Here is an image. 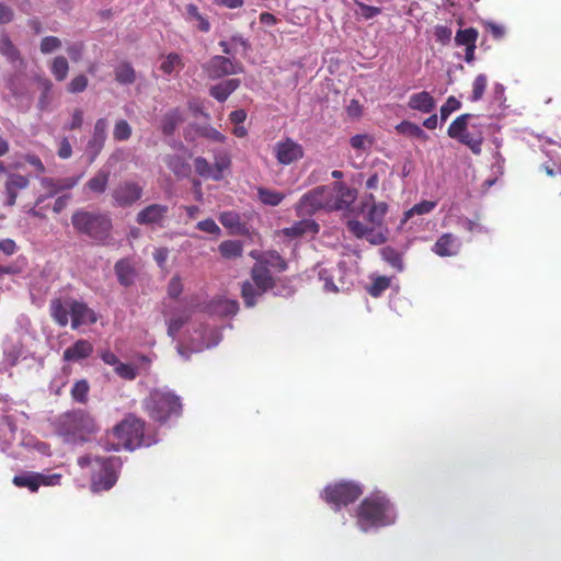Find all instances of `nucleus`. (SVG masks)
Listing matches in <instances>:
<instances>
[{
	"mask_svg": "<svg viewBox=\"0 0 561 561\" xmlns=\"http://www.w3.org/2000/svg\"><path fill=\"white\" fill-rule=\"evenodd\" d=\"M168 325V335L173 340H178V335L182 329H185L183 339L178 341V353L185 359L188 358L185 348L192 352H202L219 344L221 333L218 329H205L202 325L195 327L188 324L191 310L187 308L175 309L169 316H165Z\"/></svg>",
	"mask_w": 561,
	"mask_h": 561,
	"instance_id": "1",
	"label": "nucleus"
},
{
	"mask_svg": "<svg viewBox=\"0 0 561 561\" xmlns=\"http://www.w3.org/2000/svg\"><path fill=\"white\" fill-rule=\"evenodd\" d=\"M287 263L276 251L263 252L251 271V279L243 282L241 296L245 307L257 304L262 296L275 286V274L284 272Z\"/></svg>",
	"mask_w": 561,
	"mask_h": 561,
	"instance_id": "2",
	"label": "nucleus"
},
{
	"mask_svg": "<svg viewBox=\"0 0 561 561\" xmlns=\"http://www.w3.org/2000/svg\"><path fill=\"white\" fill-rule=\"evenodd\" d=\"M356 199V193L343 183L318 186L301 196L295 205L298 217H310L316 211L342 210L348 208Z\"/></svg>",
	"mask_w": 561,
	"mask_h": 561,
	"instance_id": "3",
	"label": "nucleus"
},
{
	"mask_svg": "<svg viewBox=\"0 0 561 561\" xmlns=\"http://www.w3.org/2000/svg\"><path fill=\"white\" fill-rule=\"evenodd\" d=\"M397 510L390 499L382 492H375L365 497L356 511V525L359 530L368 533L396 523Z\"/></svg>",
	"mask_w": 561,
	"mask_h": 561,
	"instance_id": "4",
	"label": "nucleus"
},
{
	"mask_svg": "<svg viewBox=\"0 0 561 561\" xmlns=\"http://www.w3.org/2000/svg\"><path fill=\"white\" fill-rule=\"evenodd\" d=\"M110 438L117 439V442L104 445L107 450H119L121 448L134 450L149 447L158 442L153 434H149L145 422L133 415L117 424L108 435Z\"/></svg>",
	"mask_w": 561,
	"mask_h": 561,
	"instance_id": "5",
	"label": "nucleus"
},
{
	"mask_svg": "<svg viewBox=\"0 0 561 561\" xmlns=\"http://www.w3.org/2000/svg\"><path fill=\"white\" fill-rule=\"evenodd\" d=\"M49 310L51 318L58 325L66 327L71 320V328L75 330L98 321L96 313L85 302L69 296H59L51 299Z\"/></svg>",
	"mask_w": 561,
	"mask_h": 561,
	"instance_id": "6",
	"label": "nucleus"
},
{
	"mask_svg": "<svg viewBox=\"0 0 561 561\" xmlns=\"http://www.w3.org/2000/svg\"><path fill=\"white\" fill-rule=\"evenodd\" d=\"M78 465L84 469L90 468L92 492L107 491L116 483L122 461L118 457H91L78 458Z\"/></svg>",
	"mask_w": 561,
	"mask_h": 561,
	"instance_id": "7",
	"label": "nucleus"
},
{
	"mask_svg": "<svg viewBox=\"0 0 561 561\" xmlns=\"http://www.w3.org/2000/svg\"><path fill=\"white\" fill-rule=\"evenodd\" d=\"M149 416L157 422L164 423L182 411L180 398L168 388H158L150 391L144 401Z\"/></svg>",
	"mask_w": 561,
	"mask_h": 561,
	"instance_id": "8",
	"label": "nucleus"
},
{
	"mask_svg": "<svg viewBox=\"0 0 561 561\" xmlns=\"http://www.w3.org/2000/svg\"><path fill=\"white\" fill-rule=\"evenodd\" d=\"M94 431V420L83 411L67 413L59 420L58 433L66 443H82Z\"/></svg>",
	"mask_w": 561,
	"mask_h": 561,
	"instance_id": "9",
	"label": "nucleus"
},
{
	"mask_svg": "<svg viewBox=\"0 0 561 561\" xmlns=\"http://www.w3.org/2000/svg\"><path fill=\"white\" fill-rule=\"evenodd\" d=\"M473 118L471 114H462L451 122L447 129V135L458 142L467 146L472 153L480 154L483 142V131L481 125L470 123Z\"/></svg>",
	"mask_w": 561,
	"mask_h": 561,
	"instance_id": "10",
	"label": "nucleus"
},
{
	"mask_svg": "<svg viewBox=\"0 0 561 561\" xmlns=\"http://www.w3.org/2000/svg\"><path fill=\"white\" fill-rule=\"evenodd\" d=\"M71 220L78 231L88 234L98 242H106L112 228L108 216L81 210L73 214Z\"/></svg>",
	"mask_w": 561,
	"mask_h": 561,
	"instance_id": "11",
	"label": "nucleus"
},
{
	"mask_svg": "<svg viewBox=\"0 0 561 561\" xmlns=\"http://www.w3.org/2000/svg\"><path fill=\"white\" fill-rule=\"evenodd\" d=\"M362 493L360 484L353 481H340L327 485L322 492V497L334 508H340L357 500Z\"/></svg>",
	"mask_w": 561,
	"mask_h": 561,
	"instance_id": "12",
	"label": "nucleus"
},
{
	"mask_svg": "<svg viewBox=\"0 0 561 561\" xmlns=\"http://www.w3.org/2000/svg\"><path fill=\"white\" fill-rule=\"evenodd\" d=\"M231 158L226 151L218 150L214 153V163L210 164L205 158L197 157L194 160L195 171L198 175L214 181L224 179L225 173L230 169Z\"/></svg>",
	"mask_w": 561,
	"mask_h": 561,
	"instance_id": "13",
	"label": "nucleus"
},
{
	"mask_svg": "<svg viewBox=\"0 0 561 561\" xmlns=\"http://www.w3.org/2000/svg\"><path fill=\"white\" fill-rule=\"evenodd\" d=\"M318 276L323 282V289L327 293L345 291L352 285L351 275L346 271L344 263H339L336 267L330 270L320 266Z\"/></svg>",
	"mask_w": 561,
	"mask_h": 561,
	"instance_id": "14",
	"label": "nucleus"
},
{
	"mask_svg": "<svg viewBox=\"0 0 561 561\" xmlns=\"http://www.w3.org/2000/svg\"><path fill=\"white\" fill-rule=\"evenodd\" d=\"M61 474L59 473H41V472H22L14 476L12 482L18 488H25L31 492H36L39 486H55L60 484Z\"/></svg>",
	"mask_w": 561,
	"mask_h": 561,
	"instance_id": "15",
	"label": "nucleus"
},
{
	"mask_svg": "<svg viewBox=\"0 0 561 561\" xmlns=\"http://www.w3.org/2000/svg\"><path fill=\"white\" fill-rule=\"evenodd\" d=\"M273 154L282 165H289L304 158V147L296 140L286 137L273 146Z\"/></svg>",
	"mask_w": 561,
	"mask_h": 561,
	"instance_id": "16",
	"label": "nucleus"
},
{
	"mask_svg": "<svg viewBox=\"0 0 561 561\" xmlns=\"http://www.w3.org/2000/svg\"><path fill=\"white\" fill-rule=\"evenodd\" d=\"M206 73L211 79H218L224 76L242 72V65L229 57L214 56L204 67Z\"/></svg>",
	"mask_w": 561,
	"mask_h": 561,
	"instance_id": "17",
	"label": "nucleus"
},
{
	"mask_svg": "<svg viewBox=\"0 0 561 561\" xmlns=\"http://www.w3.org/2000/svg\"><path fill=\"white\" fill-rule=\"evenodd\" d=\"M112 196L116 206L128 207L141 198L142 187L136 182L126 181L113 190Z\"/></svg>",
	"mask_w": 561,
	"mask_h": 561,
	"instance_id": "18",
	"label": "nucleus"
},
{
	"mask_svg": "<svg viewBox=\"0 0 561 561\" xmlns=\"http://www.w3.org/2000/svg\"><path fill=\"white\" fill-rule=\"evenodd\" d=\"M347 230L358 239H366L371 244H381L386 241L382 230H376L371 225H365L357 219H351L346 224Z\"/></svg>",
	"mask_w": 561,
	"mask_h": 561,
	"instance_id": "19",
	"label": "nucleus"
},
{
	"mask_svg": "<svg viewBox=\"0 0 561 561\" xmlns=\"http://www.w3.org/2000/svg\"><path fill=\"white\" fill-rule=\"evenodd\" d=\"M107 127L108 123L105 118H99L94 124L92 137L87 145V153L91 162L94 161L104 147L107 137Z\"/></svg>",
	"mask_w": 561,
	"mask_h": 561,
	"instance_id": "20",
	"label": "nucleus"
},
{
	"mask_svg": "<svg viewBox=\"0 0 561 561\" xmlns=\"http://www.w3.org/2000/svg\"><path fill=\"white\" fill-rule=\"evenodd\" d=\"M30 184L27 176L19 173H10L4 184V201L7 207H12L18 198L19 192L25 190Z\"/></svg>",
	"mask_w": 561,
	"mask_h": 561,
	"instance_id": "21",
	"label": "nucleus"
},
{
	"mask_svg": "<svg viewBox=\"0 0 561 561\" xmlns=\"http://www.w3.org/2000/svg\"><path fill=\"white\" fill-rule=\"evenodd\" d=\"M169 207L162 204H151L141 209L136 217L139 225H157L163 227Z\"/></svg>",
	"mask_w": 561,
	"mask_h": 561,
	"instance_id": "22",
	"label": "nucleus"
},
{
	"mask_svg": "<svg viewBox=\"0 0 561 561\" xmlns=\"http://www.w3.org/2000/svg\"><path fill=\"white\" fill-rule=\"evenodd\" d=\"M365 206H369L365 219L376 230H382L385 216L388 211V205L385 202L375 203L374 195L369 194L366 197Z\"/></svg>",
	"mask_w": 561,
	"mask_h": 561,
	"instance_id": "23",
	"label": "nucleus"
},
{
	"mask_svg": "<svg viewBox=\"0 0 561 561\" xmlns=\"http://www.w3.org/2000/svg\"><path fill=\"white\" fill-rule=\"evenodd\" d=\"M461 249L460 239L453 233L442 234L434 243L432 250L438 256H454L459 253Z\"/></svg>",
	"mask_w": 561,
	"mask_h": 561,
	"instance_id": "24",
	"label": "nucleus"
},
{
	"mask_svg": "<svg viewBox=\"0 0 561 561\" xmlns=\"http://www.w3.org/2000/svg\"><path fill=\"white\" fill-rule=\"evenodd\" d=\"M318 231L319 225L308 217L294 222L290 227L284 228L282 233L288 238H299L304 236H314Z\"/></svg>",
	"mask_w": 561,
	"mask_h": 561,
	"instance_id": "25",
	"label": "nucleus"
},
{
	"mask_svg": "<svg viewBox=\"0 0 561 561\" xmlns=\"http://www.w3.org/2000/svg\"><path fill=\"white\" fill-rule=\"evenodd\" d=\"M408 107L423 114H430L436 108V101L430 92L421 91L409 96Z\"/></svg>",
	"mask_w": 561,
	"mask_h": 561,
	"instance_id": "26",
	"label": "nucleus"
},
{
	"mask_svg": "<svg viewBox=\"0 0 561 561\" xmlns=\"http://www.w3.org/2000/svg\"><path fill=\"white\" fill-rule=\"evenodd\" d=\"M93 353V345L88 340H78L75 344L64 351L62 358L65 362L77 363L85 359Z\"/></svg>",
	"mask_w": 561,
	"mask_h": 561,
	"instance_id": "27",
	"label": "nucleus"
},
{
	"mask_svg": "<svg viewBox=\"0 0 561 561\" xmlns=\"http://www.w3.org/2000/svg\"><path fill=\"white\" fill-rule=\"evenodd\" d=\"M219 45L226 55L232 57L237 54H245L249 49L248 41L241 35H233L227 41H221Z\"/></svg>",
	"mask_w": 561,
	"mask_h": 561,
	"instance_id": "28",
	"label": "nucleus"
},
{
	"mask_svg": "<svg viewBox=\"0 0 561 561\" xmlns=\"http://www.w3.org/2000/svg\"><path fill=\"white\" fill-rule=\"evenodd\" d=\"M209 310L220 316H234L239 310L236 299L218 297L210 302Z\"/></svg>",
	"mask_w": 561,
	"mask_h": 561,
	"instance_id": "29",
	"label": "nucleus"
},
{
	"mask_svg": "<svg viewBox=\"0 0 561 561\" xmlns=\"http://www.w3.org/2000/svg\"><path fill=\"white\" fill-rule=\"evenodd\" d=\"M240 81L238 79L225 80L210 89V95L219 102H224L237 90Z\"/></svg>",
	"mask_w": 561,
	"mask_h": 561,
	"instance_id": "30",
	"label": "nucleus"
},
{
	"mask_svg": "<svg viewBox=\"0 0 561 561\" xmlns=\"http://www.w3.org/2000/svg\"><path fill=\"white\" fill-rule=\"evenodd\" d=\"M115 273L121 285L129 286L134 283L136 273L128 260H119L115 264Z\"/></svg>",
	"mask_w": 561,
	"mask_h": 561,
	"instance_id": "31",
	"label": "nucleus"
},
{
	"mask_svg": "<svg viewBox=\"0 0 561 561\" xmlns=\"http://www.w3.org/2000/svg\"><path fill=\"white\" fill-rule=\"evenodd\" d=\"M108 179L110 171L101 169L87 182L84 188L95 194H102L107 187Z\"/></svg>",
	"mask_w": 561,
	"mask_h": 561,
	"instance_id": "32",
	"label": "nucleus"
},
{
	"mask_svg": "<svg viewBox=\"0 0 561 561\" xmlns=\"http://www.w3.org/2000/svg\"><path fill=\"white\" fill-rule=\"evenodd\" d=\"M164 162L178 178H186L191 173V165L181 156H167Z\"/></svg>",
	"mask_w": 561,
	"mask_h": 561,
	"instance_id": "33",
	"label": "nucleus"
},
{
	"mask_svg": "<svg viewBox=\"0 0 561 561\" xmlns=\"http://www.w3.org/2000/svg\"><path fill=\"white\" fill-rule=\"evenodd\" d=\"M396 129L402 135L413 137L422 141H426L428 139V135L422 129V127L410 121L401 122L396 126Z\"/></svg>",
	"mask_w": 561,
	"mask_h": 561,
	"instance_id": "34",
	"label": "nucleus"
},
{
	"mask_svg": "<svg viewBox=\"0 0 561 561\" xmlns=\"http://www.w3.org/2000/svg\"><path fill=\"white\" fill-rule=\"evenodd\" d=\"M39 184H41V187L46 191L45 194H41L37 199H36V205H41L42 203H44V201L46 198H49V197H53L57 194L60 193L59 191V185H57V180L56 178H47V176H44V178H41L39 179Z\"/></svg>",
	"mask_w": 561,
	"mask_h": 561,
	"instance_id": "35",
	"label": "nucleus"
},
{
	"mask_svg": "<svg viewBox=\"0 0 561 561\" xmlns=\"http://www.w3.org/2000/svg\"><path fill=\"white\" fill-rule=\"evenodd\" d=\"M257 197L261 203L267 206H277L279 205L284 198L285 194L278 191H273L265 187L257 188Z\"/></svg>",
	"mask_w": 561,
	"mask_h": 561,
	"instance_id": "36",
	"label": "nucleus"
},
{
	"mask_svg": "<svg viewBox=\"0 0 561 561\" xmlns=\"http://www.w3.org/2000/svg\"><path fill=\"white\" fill-rule=\"evenodd\" d=\"M49 69L57 81H64L69 72L68 60L64 56H57L51 60Z\"/></svg>",
	"mask_w": 561,
	"mask_h": 561,
	"instance_id": "37",
	"label": "nucleus"
},
{
	"mask_svg": "<svg viewBox=\"0 0 561 561\" xmlns=\"http://www.w3.org/2000/svg\"><path fill=\"white\" fill-rule=\"evenodd\" d=\"M183 121V115L179 108L168 112L162 119V131L165 135H171L176 126Z\"/></svg>",
	"mask_w": 561,
	"mask_h": 561,
	"instance_id": "38",
	"label": "nucleus"
},
{
	"mask_svg": "<svg viewBox=\"0 0 561 561\" xmlns=\"http://www.w3.org/2000/svg\"><path fill=\"white\" fill-rule=\"evenodd\" d=\"M220 254L226 259H236L242 255L243 245L237 240H227L219 245Z\"/></svg>",
	"mask_w": 561,
	"mask_h": 561,
	"instance_id": "39",
	"label": "nucleus"
},
{
	"mask_svg": "<svg viewBox=\"0 0 561 561\" xmlns=\"http://www.w3.org/2000/svg\"><path fill=\"white\" fill-rule=\"evenodd\" d=\"M478 35V31L473 27L459 30L455 36V44L457 46H465L466 48L472 47L477 43Z\"/></svg>",
	"mask_w": 561,
	"mask_h": 561,
	"instance_id": "40",
	"label": "nucleus"
},
{
	"mask_svg": "<svg viewBox=\"0 0 561 561\" xmlns=\"http://www.w3.org/2000/svg\"><path fill=\"white\" fill-rule=\"evenodd\" d=\"M437 206V203L434 201H423L421 203L415 204L412 208L404 213L403 222L408 221L413 216L417 215H426L430 214Z\"/></svg>",
	"mask_w": 561,
	"mask_h": 561,
	"instance_id": "41",
	"label": "nucleus"
},
{
	"mask_svg": "<svg viewBox=\"0 0 561 561\" xmlns=\"http://www.w3.org/2000/svg\"><path fill=\"white\" fill-rule=\"evenodd\" d=\"M0 54L3 55L10 62L20 60V53L18 48L13 45L7 35L0 37Z\"/></svg>",
	"mask_w": 561,
	"mask_h": 561,
	"instance_id": "42",
	"label": "nucleus"
},
{
	"mask_svg": "<svg viewBox=\"0 0 561 561\" xmlns=\"http://www.w3.org/2000/svg\"><path fill=\"white\" fill-rule=\"evenodd\" d=\"M182 68H183L182 58L180 57V55H178L175 53L169 54L161 61V65H160V69L165 75H172L173 72H176V71L181 70Z\"/></svg>",
	"mask_w": 561,
	"mask_h": 561,
	"instance_id": "43",
	"label": "nucleus"
},
{
	"mask_svg": "<svg viewBox=\"0 0 561 561\" xmlns=\"http://www.w3.org/2000/svg\"><path fill=\"white\" fill-rule=\"evenodd\" d=\"M115 78L121 84H131L136 78L135 70L129 64L123 62L115 68Z\"/></svg>",
	"mask_w": 561,
	"mask_h": 561,
	"instance_id": "44",
	"label": "nucleus"
},
{
	"mask_svg": "<svg viewBox=\"0 0 561 561\" xmlns=\"http://www.w3.org/2000/svg\"><path fill=\"white\" fill-rule=\"evenodd\" d=\"M457 226L460 229H463L472 234H482L489 232V229L484 225L477 220L469 219L466 217L458 218Z\"/></svg>",
	"mask_w": 561,
	"mask_h": 561,
	"instance_id": "45",
	"label": "nucleus"
},
{
	"mask_svg": "<svg viewBox=\"0 0 561 561\" xmlns=\"http://www.w3.org/2000/svg\"><path fill=\"white\" fill-rule=\"evenodd\" d=\"M488 85V77L484 73L478 75L472 82V92L469 96L471 102H478L482 99Z\"/></svg>",
	"mask_w": 561,
	"mask_h": 561,
	"instance_id": "46",
	"label": "nucleus"
},
{
	"mask_svg": "<svg viewBox=\"0 0 561 561\" xmlns=\"http://www.w3.org/2000/svg\"><path fill=\"white\" fill-rule=\"evenodd\" d=\"M219 221L224 227L233 230V232L241 231L242 225L240 216L236 211H225L220 214Z\"/></svg>",
	"mask_w": 561,
	"mask_h": 561,
	"instance_id": "47",
	"label": "nucleus"
},
{
	"mask_svg": "<svg viewBox=\"0 0 561 561\" xmlns=\"http://www.w3.org/2000/svg\"><path fill=\"white\" fill-rule=\"evenodd\" d=\"M461 102L455 96L447 98L446 102L440 106L439 118L444 123L450 116L451 113L460 110Z\"/></svg>",
	"mask_w": 561,
	"mask_h": 561,
	"instance_id": "48",
	"label": "nucleus"
},
{
	"mask_svg": "<svg viewBox=\"0 0 561 561\" xmlns=\"http://www.w3.org/2000/svg\"><path fill=\"white\" fill-rule=\"evenodd\" d=\"M390 286V278L386 276L376 277L373 283L367 287V291L373 297H379Z\"/></svg>",
	"mask_w": 561,
	"mask_h": 561,
	"instance_id": "49",
	"label": "nucleus"
},
{
	"mask_svg": "<svg viewBox=\"0 0 561 561\" xmlns=\"http://www.w3.org/2000/svg\"><path fill=\"white\" fill-rule=\"evenodd\" d=\"M89 389L87 380H78L71 389L72 398L80 403H84L88 400Z\"/></svg>",
	"mask_w": 561,
	"mask_h": 561,
	"instance_id": "50",
	"label": "nucleus"
},
{
	"mask_svg": "<svg viewBox=\"0 0 561 561\" xmlns=\"http://www.w3.org/2000/svg\"><path fill=\"white\" fill-rule=\"evenodd\" d=\"M131 136V127L125 119L115 123L113 137L117 141L127 140Z\"/></svg>",
	"mask_w": 561,
	"mask_h": 561,
	"instance_id": "51",
	"label": "nucleus"
},
{
	"mask_svg": "<svg viewBox=\"0 0 561 561\" xmlns=\"http://www.w3.org/2000/svg\"><path fill=\"white\" fill-rule=\"evenodd\" d=\"M380 252L385 261H387L391 266L398 268L399 271H402V257L396 250L391 248H383Z\"/></svg>",
	"mask_w": 561,
	"mask_h": 561,
	"instance_id": "52",
	"label": "nucleus"
},
{
	"mask_svg": "<svg viewBox=\"0 0 561 561\" xmlns=\"http://www.w3.org/2000/svg\"><path fill=\"white\" fill-rule=\"evenodd\" d=\"M61 47V41L56 36H46L41 41L39 49L44 55L51 54Z\"/></svg>",
	"mask_w": 561,
	"mask_h": 561,
	"instance_id": "53",
	"label": "nucleus"
},
{
	"mask_svg": "<svg viewBox=\"0 0 561 561\" xmlns=\"http://www.w3.org/2000/svg\"><path fill=\"white\" fill-rule=\"evenodd\" d=\"M434 36L436 42L442 45H447L451 41L453 31L446 25H437L434 28Z\"/></svg>",
	"mask_w": 561,
	"mask_h": 561,
	"instance_id": "54",
	"label": "nucleus"
},
{
	"mask_svg": "<svg viewBox=\"0 0 561 561\" xmlns=\"http://www.w3.org/2000/svg\"><path fill=\"white\" fill-rule=\"evenodd\" d=\"M355 12L357 15H359L366 20H369V19H373V18L377 16L378 14H380L381 9L378 7L367 5L365 3L358 2L357 9Z\"/></svg>",
	"mask_w": 561,
	"mask_h": 561,
	"instance_id": "55",
	"label": "nucleus"
},
{
	"mask_svg": "<svg viewBox=\"0 0 561 561\" xmlns=\"http://www.w3.org/2000/svg\"><path fill=\"white\" fill-rule=\"evenodd\" d=\"M88 87V78L83 75L75 77L68 84V91L70 93L83 92Z\"/></svg>",
	"mask_w": 561,
	"mask_h": 561,
	"instance_id": "56",
	"label": "nucleus"
},
{
	"mask_svg": "<svg viewBox=\"0 0 561 561\" xmlns=\"http://www.w3.org/2000/svg\"><path fill=\"white\" fill-rule=\"evenodd\" d=\"M114 370L119 377L126 380H133L137 376L136 368L130 364L121 363Z\"/></svg>",
	"mask_w": 561,
	"mask_h": 561,
	"instance_id": "57",
	"label": "nucleus"
},
{
	"mask_svg": "<svg viewBox=\"0 0 561 561\" xmlns=\"http://www.w3.org/2000/svg\"><path fill=\"white\" fill-rule=\"evenodd\" d=\"M83 174L75 175V176H67V178H56L57 185H59V191H69L73 188L79 181L82 179Z\"/></svg>",
	"mask_w": 561,
	"mask_h": 561,
	"instance_id": "58",
	"label": "nucleus"
},
{
	"mask_svg": "<svg viewBox=\"0 0 561 561\" xmlns=\"http://www.w3.org/2000/svg\"><path fill=\"white\" fill-rule=\"evenodd\" d=\"M351 145L355 149L366 150L371 146V139L368 135H355L351 138Z\"/></svg>",
	"mask_w": 561,
	"mask_h": 561,
	"instance_id": "59",
	"label": "nucleus"
},
{
	"mask_svg": "<svg viewBox=\"0 0 561 561\" xmlns=\"http://www.w3.org/2000/svg\"><path fill=\"white\" fill-rule=\"evenodd\" d=\"M183 291V284L179 276H174L170 279L168 285V295L169 297L175 299Z\"/></svg>",
	"mask_w": 561,
	"mask_h": 561,
	"instance_id": "60",
	"label": "nucleus"
},
{
	"mask_svg": "<svg viewBox=\"0 0 561 561\" xmlns=\"http://www.w3.org/2000/svg\"><path fill=\"white\" fill-rule=\"evenodd\" d=\"M197 228L201 231H204V232H207L210 234H219L220 233L219 226L215 222L214 219H210V218L199 221L197 224Z\"/></svg>",
	"mask_w": 561,
	"mask_h": 561,
	"instance_id": "61",
	"label": "nucleus"
},
{
	"mask_svg": "<svg viewBox=\"0 0 561 561\" xmlns=\"http://www.w3.org/2000/svg\"><path fill=\"white\" fill-rule=\"evenodd\" d=\"M202 135L216 142H225L226 136L214 127H205L202 130Z\"/></svg>",
	"mask_w": 561,
	"mask_h": 561,
	"instance_id": "62",
	"label": "nucleus"
},
{
	"mask_svg": "<svg viewBox=\"0 0 561 561\" xmlns=\"http://www.w3.org/2000/svg\"><path fill=\"white\" fill-rule=\"evenodd\" d=\"M72 154V147L67 138H62L59 142L58 157L68 159Z\"/></svg>",
	"mask_w": 561,
	"mask_h": 561,
	"instance_id": "63",
	"label": "nucleus"
},
{
	"mask_svg": "<svg viewBox=\"0 0 561 561\" xmlns=\"http://www.w3.org/2000/svg\"><path fill=\"white\" fill-rule=\"evenodd\" d=\"M0 251L5 255H12L16 251V243L12 239L0 240Z\"/></svg>",
	"mask_w": 561,
	"mask_h": 561,
	"instance_id": "64",
	"label": "nucleus"
}]
</instances>
